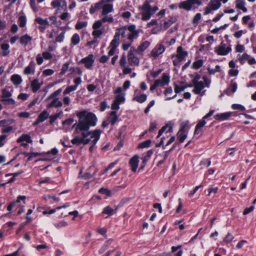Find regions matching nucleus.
I'll return each mask as SVG.
<instances>
[{"mask_svg": "<svg viewBox=\"0 0 256 256\" xmlns=\"http://www.w3.org/2000/svg\"><path fill=\"white\" fill-rule=\"evenodd\" d=\"M203 64V61L202 60H198L195 61L193 64L192 66L195 69H198L200 68Z\"/></svg>", "mask_w": 256, "mask_h": 256, "instance_id": "13d9d810", "label": "nucleus"}, {"mask_svg": "<svg viewBox=\"0 0 256 256\" xmlns=\"http://www.w3.org/2000/svg\"><path fill=\"white\" fill-rule=\"evenodd\" d=\"M64 36H65V32H62L58 36L56 37V42H62L64 40Z\"/></svg>", "mask_w": 256, "mask_h": 256, "instance_id": "bf43d9fd", "label": "nucleus"}, {"mask_svg": "<svg viewBox=\"0 0 256 256\" xmlns=\"http://www.w3.org/2000/svg\"><path fill=\"white\" fill-rule=\"evenodd\" d=\"M2 102L6 105L14 106L15 104V101L11 97L2 98Z\"/></svg>", "mask_w": 256, "mask_h": 256, "instance_id": "79ce46f5", "label": "nucleus"}, {"mask_svg": "<svg viewBox=\"0 0 256 256\" xmlns=\"http://www.w3.org/2000/svg\"><path fill=\"white\" fill-rule=\"evenodd\" d=\"M248 58H250V55L246 53L238 54L237 56L238 60L241 64H243L246 61H248Z\"/></svg>", "mask_w": 256, "mask_h": 256, "instance_id": "473e14b6", "label": "nucleus"}, {"mask_svg": "<svg viewBox=\"0 0 256 256\" xmlns=\"http://www.w3.org/2000/svg\"><path fill=\"white\" fill-rule=\"evenodd\" d=\"M94 62V60L92 54H89L88 56L82 58L80 61V62L82 64H84L85 66L88 69L91 68Z\"/></svg>", "mask_w": 256, "mask_h": 256, "instance_id": "4468645a", "label": "nucleus"}, {"mask_svg": "<svg viewBox=\"0 0 256 256\" xmlns=\"http://www.w3.org/2000/svg\"><path fill=\"white\" fill-rule=\"evenodd\" d=\"M42 82L40 83L38 79H35L31 82V88L34 92H36L40 88Z\"/></svg>", "mask_w": 256, "mask_h": 256, "instance_id": "c756f323", "label": "nucleus"}, {"mask_svg": "<svg viewBox=\"0 0 256 256\" xmlns=\"http://www.w3.org/2000/svg\"><path fill=\"white\" fill-rule=\"evenodd\" d=\"M18 24L20 27H24L26 24V18L24 16H21L18 18Z\"/></svg>", "mask_w": 256, "mask_h": 256, "instance_id": "3c124183", "label": "nucleus"}, {"mask_svg": "<svg viewBox=\"0 0 256 256\" xmlns=\"http://www.w3.org/2000/svg\"><path fill=\"white\" fill-rule=\"evenodd\" d=\"M202 82H200L192 84L188 86V87L194 86L192 92L196 94H200V96H204L206 90H204L205 87L210 88L211 80L206 76L202 77Z\"/></svg>", "mask_w": 256, "mask_h": 256, "instance_id": "20e7f679", "label": "nucleus"}, {"mask_svg": "<svg viewBox=\"0 0 256 256\" xmlns=\"http://www.w3.org/2000/svg\"><path fill=\"white\" fill-rule=\"evenodd\" d=\"M181 247H182L181 246H172V252H174L177 251L178 250V252H177L174 254V256H182V254H183V251L181 249Z\"/></svg>", "mask_w": 256, "mask_h": 256, "instance_id": "58836bf2", "label": "nucleus"}, {"mask_svg": "<svg viewBox=\"0 0 256 256\" xmlns=\"http://www.w3.org/2000/svg\"><path fill=\"white\" fill-rule=\"evenodd\" d=\"M26 196H18L15 202H13L11 204H10L8 206V211H10L12 209V208L13 206L16 203L20 202V200L23 201V204H26Z\"/></svg>", "mask_w": 256, "mask_h": 256, "instance_id": "2f4dec72", "label": "nucleus"}, {"mask_svg": "<svg viewBox=\"0 0 256 256\" xmlns=\"http://www.w3.org/2000/svg\"><path fill=\"white\" fill-rule=\"evenodd\" d=\"M151 142H152L151 140H148L146 141H144V142L140 143L138 145V148H148L150 146Z\"/></svg>", "mask_w": 256, "mask_h": 256, "instance_id": "a18cd8bd", "label": "nucleus"}, {"mask_svg": "<svg viewBox=\"0 0 256 256\" xmlns=\"http://www.w3.org/2000/svg\"><path fill=\"white\" fill-rule=\"evenodd\" d=\"M80 42V37L78 34H74L70 40L71 44L73 46L78 44Z\"/></svg>", "mask_w": 256, "mask_h": 256, "instance_id": "ea45409f", "label": "nucleus"}, {"mask_svg": "<svg viewBox=\"0 0 256 256\" xmlns=\"http://www.w3.org/2000/svg\"><path fill=\"white\" fill-rule=\"evenodd\" d=\"M138 155L134 156L130 159L129 164L132 172H136L138 166Z\"/></svg>", "mask_w": 256, "mask_h": 256, "instance_id": "aec40b11", "label": "nucleus"}, {"mask_svg": "<svg viewBox=\"0 0 256 256\" xmlns=\"http://www.w3.org/2000/svg\"><path fill=\"white\" fill-rule=\"evenodd\" d=\"M206 119L203 118L202 119L200 120L196 126L194 134H202L200 129L204 127L206 124Z\"/></svg>", "mask_w": 256, "mask_h": 256, "instance_id": "bb28decb", "label": "nucleus"}, {"mask_svg": "<svg viewBox=\"0 0 256 256\" xmlns=\"http://www.w3.org/2000/svg\"><path fill=\"white\" fill-rule=\"evenodd\" d=\"M68 224L66 222L62 220V221H60V222L56 223L54 224V226L56 228L58 229V228H60L66 226H68Z\"/></svg>", "mask_w": 256, "mask_h": 256, "instance_id": "4d7b16f0", "label": "nucleus"}, {"mask_svg": "<svg viewBox=\"0 0 256 256\" xmlns=\"http://www.w3.org/2000/svg\"><path fill=\"white\" fill-rule=\"evenodd\" d=\"M138 33L134 25L122 27L116 29L113 40L119 42L121 36L122 38H127L130 42H133L134 40L138 37Z\"/></svg>", "mask_w": 256, "mask_h": 256, "instance_id": "f03ea898", "label": "nucleus"}, {"mask_svg": "<svg viewBox=\"0 0 256 256\" xmlns=\"http://www.w3.org/2000/svg\"><path fill=\"white\" fill-rule=\"evenodd\" d=\"M170 82V78L169 76L164 74H162V79H158L154 81V82L158 86H162L168 84Z\"/></svg>", "mask_w": 256, "mask_h": 256, "instance_id": "f3484780", "label": "nucleus"}, {"mask_svg": "<svg viewBox=\"0 0 256 256\" xmlns=\"http://www.w3.org/2000/svg\"><path fill=\"white\" fill-rule=\"evenodd\" d=\"M188 54V52L184 50L182 46H179L176 50V54L173 56L172 58H178L179 59L183 60Z\"/></svg>", "mask_w": 256, "mask_h": 256, "instance_id": "6ab92c4d", "label": "nucleus"}, {"mask_svg": "<svg viewBox=\"0 0 256 256\" xmlns=\"http://www.w3.org/2000/svg\"><path fill=\"white\" fill-rule=\"evenodd\" d=\"M88 22H77L75 26V28L76 30H80L82 28L86 27L87 26Z\"/></svg>", "mask_w": 256, "mask_h": 256, "instance_id": "09e8293b", "label": "nucleus"}, {"mask_svg": "<svg viewBox=\"0 0 256 256\" xmlns=\"http://www.w3.org/2000/svg\"><path fill=\"white\" fill-rule=\"evenodd\" d=\"M150 42L146 40L142 42L138 48L135 50L134 48H132L134 51L139 54H142V52L144 51L148 48L150 46Z\"/></svg>", "mask_w": 256, "mask_h": 256, "instance_id": "2eb2a0df", "label": "nucleus"}, {"mask_svg": "<svg viewBox=\"0 0 256 256\" xmlns=\"http://www.w3.org/2000/svg\"><path fill=\"white\" fill-rule=\"evenodd\" d=\"M147 99V96L144 94H140L138 90H135L133 100L138 103H143Z\"/></svg>", "mask_w": 256, "mask_h": 256, "instance_id": "dca6fc26", "label": "nucleus"}, {"mask_svg": "<svg viewBox=\"0 0 256 256\" xmlns=\"http://www.w3.org/2000/svg\"><path fill=\"white\" fill-rule=\"evenodd\" d=\"M73 128H74V135H75L74 138L72 140L71 142L73 144L78 145L80 144H86L90 142V139L86 138V132H84L83 134L82 132H76V126H72Z\"/></svg>", "mask_w": 256, "mask_h": 256, "instance_id": "39448f33", "label": "nucleus"}, {"mask_svg": "<svg viewBox=\"0 0 256 256\" xmlns=\"http://www.w3.org/2000/svg\"><path fill=\"white\" fill-rule=\"evenodd\" d=\"M200 19H201V14L200 13L196 14L193 18L192 24H198Z\"/></svg>", "mask_w": 256, "mask_h": 256, "instance_id": "69168bd1", "label": "nucleus"}, {"mask_svg": "<svg viewBox=\"0 0 256 256\" xmlns=\"http://www.w3.org/2000/svg\"><path fill=\"white\" fill-rule=\"evenodd\" d=\"M118 208V206H117L115 210H114L110 206H108L104 209L102 212L104 214H108L109 216H112Z\"/></svg>", "mask_w": 256, "mask_h": 256, "instance_id": "a19ab883", "label": "nucleus"}, {"mask_svg": "<svg viewBox=\"0 0 256 256\" xmlns=\"http://www.w3.org/2000/svg\"><path fill=\"white\" fill-rule=\"evenodd\" d=\"M232 116V112H226L224 113L218 114L214 116L216 120L222 121L228 120Z\"/></svg>", "mask_w": 256, "mask_h": 256, "instance_id": "b1692460", "label": "nucleus"}, {"mask_svg": "<svg viewBox=\"0 0 256 256\" xmlns=\"http://www.w3.org/2000/svg\"><path fill=\"white\" fill-rule=\"evenodd\" d=\"M49 116V114L46 110L42 111L38 116L35 123L36 124H40L44 121Z\"/></svg>", "mask_w": 256, "mask_h": 256, "instance_id": "cd10ccee", "label": "nucleus"}, {"mask_svg": "<svg viewBox=\"0 0 256 256\" xmlns=\"http://www.w3.org/2000/svg\"><path fill=\"white\" fill-rule=\"evenodd\" d=\"M114 11L113 4L110 3H106L103 4L102 8L100 15H105L109 14Z\"/></svg>", "mask_w": 256, "mask_h": 256, "instance_id": "a211bd4d", "label": "nucleus"}, {"mask_svg": "<svg viewBox=\"0 0 256 256\" xmlns=\"http://www.w3.org/2000/svg\"><path fill=\"white\" fill-rule=\"evenodd\" d=\"M112 239H109L107 241L105 242V243L102 246V247L98 250V253L100 254H102L104 253L106 250L108 249L110 246L112 244Z\"/></svg>", "mask_w": 256, "mask_h": 256, "instance_id": "c9c22d12", "label": "nucleus"}, {"mask_svg": "<svg viewBox=\"0 0 256 256\" xmlns=\"http://www.w3.org/2000/svg\"><path fill=\"white\" fill-rule=\"evenodd\" d=\"M208 70L209 74H214L216 72H220L221 71V68L219 65H216L214 68H212L208 67Z\"/></svg>", "mask_w": 256, "mask_h": 256, "instance_id": "37998d69", "label": "nucleus"}, {"mask_svg": "<svg viewBox=\"0 0 256 256\" xmlns=\"http://www.w3.org/2000/svg\"><path fill=\"white\" fill-rule=\"evenodd\" d=\"M228 26V24H224L223 26H220L219 28H216L211 30V32L212 34H216L219 30H224Z\"/></svg>", "mask_w": 256, "mask_h": 256, "instance_id": "680f3d73", "label": "nucleus"}, {"mask_svg": "<svg viewBox=\"0 0 256 256\" xmlns=\"http://www.w3.org/2000/svg\"><path fill=\"white\" fill-rule=\"evenodd\" d=\"M134 52L132 48H131L128 56V62L130 66H138L140 61L138 58L134 54Z\"/></svg>", "mask_w": 256, "mask_h": 256, "instance_id": "ddd939ff", "label": "nucleus"}, {"mask_svg": "<svg viewBox=\"0 0 256 256\" xmlns=\"http://www.w3.org/2000/svg\"><path fill=\"white\" fill-rule=\"evenodd\" d=\"M11 80L15 85H18L22 82V77L18 74H13L11 76Z\"/></svg>", "mask_w": 256, "mask_h": 256, "instance_id": "e433bc0d", "label": "nucleus"}, {"mask_svg": "<svg viewBox=\"0 0 256 256\" xmlns=\"http://www.w3.org/2000/svg\"><path fill=\"white\" fill-rule=\"evenodd\" d=\"M35 21L40 25L39 27V29L42 31L44 32L46 26L50 25V23L47 19H43L41 18H37Z\"/></svg>", "mask_w": 256, "mask_h": 256, "instance_id": "412c9836", "label": "nucleus"}, {"mask_svg": "<svg viewBox=\"0 0 256 256\" xmlns=\"http://www.w3.org/2000/svg\"><path fill=\"white\" fill-rule=\"evenodd\" d=\"M232 108L233 110H238L240 112H244L246 110L244 106L240 104H233L232 106Z\"/></svg>", "mask_w": 256, "mask_h": 256, "instance_id": "603ef678", "label": "nucleus"}, {"mask_svg": "<svg viewBox=\"0 0 256 256\" xmlns=\"http://www.w3.org/2000/svg\"><path fill=\"white\" fill-rule=\"evenodd\" d=\"M52 99V101L47 105V108H60L62 106V102L59 100L58 98H53Z\"/></svg>", "mask_w": 256, "mask_h": 256, "instance_id": "a878e982", "label": "nucleus"}, {"mask_svg": "<svg viewBox=\"0 0 256 256\" xmlns=\"http://www.w3.org/2000/svg\"><path fill=\"white\" fill-rule=\"evenodd\" d=\"M231 50V47L227 46L223 42L214 48V52L219 56L227 55Z\"/></svg>", "mask_w": 256, "mask_h": 256, "instance_id": "9d476101", "label": "nucleus"}, {"mask_svg": "<svg viewBox=\"0 0 256 256\" xmlns=\"http://www.w3.org/2000/svg\"><path fill=\"white\" fill-rule=\"evenodd\" d=\"M244 49V46L240 44H238L235 48L236 52H242Z\"/></svg>", "mask_w": 256, "mask_h": 256, "instance_id": "338daca9", "label": "nucleus"}, {"mask_svg": "<svg viewBox=\"0 0 256 256\" xmlns=\"http://www.w3.org/2000/svg\"><path fill=\"white\" fill-rule=\"evenodd\" d=\"M92 28L94 30L92 32V35L95 37H100L103 34V32L101 30H99V28H94V24H92Z\"/></svg>", "mask_w": 256, "mask_h": 256, "instance_id": "8fccbe9b", "label": "nucleus"}, {"mask_svg": "<svg viewBox=\"0 0 256 256\" xmlns=\"http://www.w3.org/2000/svg\"><path fill=\"white\" fill-rule=\"evenodd\" d=\"M35 72V63L34 61H31L28 65L25 68L24 74L26 75H28L34 74Z\"/></svg>", "mask_w": 256, "mask_h": 256, "instance_id": "4be33fe9", "label": "nucleus"}, {"mask_svg": "<svg viewBox=\"0 0 256 256\" xmlns=\"http://www.w3.org/2000/svg\"><path fill=\"white\" fill-rule=\"evenodd\" d=\"M79 120L78 123L74 124V126H76V132H84L89 130L90 127L94 126L96 124L97 118L96 115L86 110L82 111L77 114Z\"/></svg>", "mask_w": 256, "mask_h": 256, "instance_id": "f257e3e1", "label": "nucleus"}, {"mask_svg": "<svg viewBox=\"0 0 256 256\" xmlns=\"http://www.w3.org/2000/svg\"><path fill=\"white\" fill-rule=\"evenodd\" d=\"M165 51V47L162 44H158L150 52V56L154 58H158Z\"/></svg>", "mask_w": 256, "mask_h": 256, "instance_id": "f8f14e48", "label": "nucleus"}, {"mask_svg": "<svg viewBox=\"0 0 256 256\" xmlns=\"http://www.w3.org/2000/svg\"><path fill=\"white\" fill-rule=\"evenodd\" d=\"M187 125V122H184L182 123L180 128L178 132V138L180 143L183 142L187 137V132H186V127Z\"/></svg>", "mask_w": 256, "mask_h": 256, "instance_id": "9b49d317", "label": "nucleus"}, {"mask_svg": "<svg viewBox=\"0 0 256 256\" xmlns=\"http://www.w3.org/2000/svg\"><path fill=\"white\" fill-rule=\"evenodd\" d=\"M69 65H70V62H66L62 66V70H61V72L60 73V75L62 76L66 73V72L67 71V70L68 68Z\"/></svg>", "mask_w": 256, "mask_h": 256, "instance_id": "052dcab7", "label": "nucleus"}, {"mask_svg": "<svg viewBox=\"0 0 256 256\" xmlns=\"http://www.w3.org/2000/svg\"><path fill=\"white\" fill-rule=\"evenodd\" d=\"M152 0H146L142 6L139 8L141 11L142 20H148L158 10L157 6L152 7L150 4Z\"/></svg>", "mask_w": 256, "mask_h": 256, "instance_id": "7ed1b4c3", "label": "nucleus"}, {"mask_svg": "<svg viewBox=\"0 0 256 256\" xmlns=\"http://www.w3.org/2000/svg\"><path fill=\"white\" fill-rule=\"evenodd\" d=\"M246 2L244 0H236V8L242 10L244 12H246L248 9L245 7Z\"/></svg>", "mask_w": 256, "mask_h": 256, "instance_id": "c85d7f7f", "label": "nucleus"}, {"mask_svg": "<svg viewBox=\"0 0 256 256\" xmlns=\"http://www.w3.org/2000/svg\"><path fill=\"white\" fill-rule=\"evenodd\" d=\"M172 152V150H169L168 151H166L164 152V156L163 158L160 160H159L157 163V166H160V165L162 164L165 160L168 158V156L169 155L170 153Z\"/></svg>", "mask_w": 256, "mask_h": 256, "instance_id": "5fc2aeb1", "label": "nucleus"}, {"mask_svg": "<svg viewBox=\"0 0 256 256\" xmlns=\"http://www.w3.org/2000/svg\"><path fill=\"white\" fill-rule=\"evenodd\" d=\"M119 44V42L115 41L114 40H112L110 43L108 48L110 50L108 52V54L109 56H113L115 52L116 48L118 47Z\"/></svg>", "mask_w": 256, "mask_h": 256, "instance_id": "5701e85b", "label": "nucleus"}, {"mask_svg": "<svg viewBox=\"0 0 256 256\" xmlns=\"http://www.w3.org/2000/svg\"><path fill=\"white\" fill-rule=\"evenodd\" d=\"M62 91V88H59L58 90H56L48 96V100H49L53 98H57L56 96L61 93Z\"/></svg>", "mask_w": 256, "mask_h": 256, "instance_id": "864d4df0", "label": "nucleus"}, {"mask_svg": "<svg viewBox=\"0 0 256 256\" xmlns=\"http://www.w3.org/2000/svg\"><path fill=\"white\" fill-rule=\"evenodd\" d=\"M86 138H90L91 143L96 144L99 140L102 131L99 130H96L92 131H86Z\"/></svg>", "mask_w": 256, "mask_h": 256, "instance_id": "1a4fd4ad", "label": "nucleus"}, {"mask_svg": "<svg viewBox=\"0 0 256 256\" xmlns=\"http://www.w3.org/2000/svg\"><path fill=\"white\" fill-rule=\"evenodd\" d=\"M174 19L172 18H170L169 20L165 21L164 24V30H167L172 24L174 22Z\"/></svg>", "mask_w": 256, "mask_h": 256, "instance_id": "c03bdc74", "label": "nucleus"}, {"mask_svg": "<svg viewBox=\"0 0 256 256\" xmlns=\"http://www.w3.org/2000/svg\"><path fill=\"white\" fill-rule=\"evenodd\" d=\"M202 4V2L200 0H186L180 2L178 7L180 8L189 11L196 8L198 6Z\"/></svg>", "mask_w": 256, "mask_h": 256, "instance_id": "423d86ee", "label": "nucleus"}, {"mask_svg": "<svg viewBox=\"0 0 256 256\" xmlns=\"http://www.w3.org/2000/svg\"><path fill=\"white\" fill-rule=\"evenodd\" d=\"M32 37L27 34H26L20 38V42L22 45L26 46L32 41Z\"/></svg>", "mask_w": 256, "mask_h": 256, "instance_id": "7c9ffc66", "label": "nucleus"}, {"mask_svg": "<svg viewBox=\"0 0 256 256\" xmlns=\"http://www.w3.org/2000/svg\"><path fill=\"white\" fill-rule=\"evenodd\" d=\"M118 116L116 114V112L113 110L110 112V115L108 118V120L112 124L114 125L117 121Z\"/></svg>", "mask_w": 256, "mask_h": 256, "instance_id": "72a5a7b5", "label": "nucleus"}, {"mask_svg": "<svg viewBox=\"0 0 256 256\" xmlns=\"http://www.w3.org/2000/svg\"><path fill=\"white\" fill-rule=\"evenodd\" d=\"M221 6L220 0H210L208 6L204 8V15H207L212 11L216 10Z\"/></svg>", "mask_w": 256, "mask_h": 256, "instance_id": "0eeeda50", "label": "nucleus"}, {"mask_svg": "<svg viewBox=\"0 0 256 256\" xmlns=\"http://www.w3.org/2000/svg\"><path fill=\"white\" fill-rule=\"evenodd\" d=\"M10 46L7 43H3L0 45V56H5L10 54Z\"/></svg>", "mask_w": 256, "mask_h": 256, "instance_id": "393cba45", "label": "nucleus"}, {"mask_svg": "<svg viewBox=\"0 0 256 256\" xmlns=\"http://www.w3.org/2000/svg\"><path fill=\"white\" fill-rule=\"evenodd\" d=\"M230 88V89L232 92L234 93V92H236L237 90L236 82L232 80L231 81Z\"/></svg>", "mask_w": 256, "mask_h": 256, "instance_id": "0e129e2a", "label": "nucleus"}, {"mask_svg": "<svg viewBox=\"0 0 256 256\" xmlns=\"http://www.w3.org/2000/svg\"><path fill=\"white\" fill-rule=\"evenodd\" d=\"M62 114V112L60 110L59 112L56 113L54 115H52L49 116L50 118V124H53L55 120Z\"/></svg>", "mask_w": 256, "mask_h": 256, "instance_id": "49530a36", "label": "nucleus"}, {"mask_svg": "<svg viewBox=\"0 0 256 256\" xmlns=\"http://www.w3.org/2000/svg\"><path fill=\"white\" fill-rule=\"evenodd\" d=\"M234 238V236L230 233H228L226 236L224 238V242L228 244L232 242Z\"/></svg>", "mask_w": 256, "mask_h": 256, "instance_id": "e2e57ef3", "label": "nucleus"}, {"mask_svg": "<svg viewBox=\"0 0 256 256\" xmlns=\"http://www.w3.org/2000/svg\"><path fill=\"white\" fill-rule=\"evenodd\" d=\"M76 86H68L63 92L64 95L70 94L72 92L76 90Z\"/></svg>", "mask_w": 256, "mask_h": 256, "instance_id": "de8ad7c7", "label": "nucleus"}, {"mask_svg": "<svg viewBox=\"0 0 256 256\" xmlns=\"http://www.w3.org/2000/svg\"><path fill=\"white\" fill-rule=\"evenodd\" d=\"M125 100V98L124 95L122 94H118L116 96L115 100H114V102H116L118 103L119 104H120L121 103L124 102Z\"/></svg>", "mask_w": 256, "mask_h": 256, "instance_id": "6e6d98bb", "label": "nucleus"}, {"mask_svg": "<svg viewBox=\"0 0 256 256\" xmlns=\"http://www.w3.org/2000/svg\"><path fill=\"white\" fill-rule=\"evenodd\" d=\"M100 19L96 20L94 23V27L96 28H100L103 24L106 22L112 23L114 22V18L111 14H106L105 15H100Z\"/></svg>", "mask_w": 256, "mask_h": 256, "instance_id": "6e6552de", "label": "nucleus"}, {"mask_svg": "<svg viewBox=\"0 0 256 256\" xmlns=\"http://www.w3.org/2000/svg\"><path fill=\"white\" fill-rule=\"evenodd\" d=\"M199 164L202 166V168H208L211 164V159L210 158H202L200 161Z\"/></svg>", "mask_w": 256, "mask_h": 256, "instance_id": "4c0bfd02", "label": "nucleus"}, {"mask_svg": "<svg viewBox=\"0 0 256 256\" xmlns=\"http://www.w3.org/2000/svg\"><path fill=\"white\" fill-rule=\"evenodd\" d=\"M26 142L28 143H32V140L31 139V137L30 135L24 134L17 140L18 142Z\"/></svg>", "mask_w": 256, "mask_h": 256, "instance_id": "f704fd0d", "label": "nucleus"}, {"mask_svg": "<svg viewBox=\"0 0 256 256\" xmlns=\"http://www.w3.org/2000/svg\"><path fill=\"white\" fill-rule=\"evenodd\" d=\"M11 96H12V94L8 90L6 89H4L2 90V98L11 97Z\"/></svg>", "mask_w": 256, "mask_h": 256, "instance_id": "774afa93", "label": "nucleus"}]
</instances>
